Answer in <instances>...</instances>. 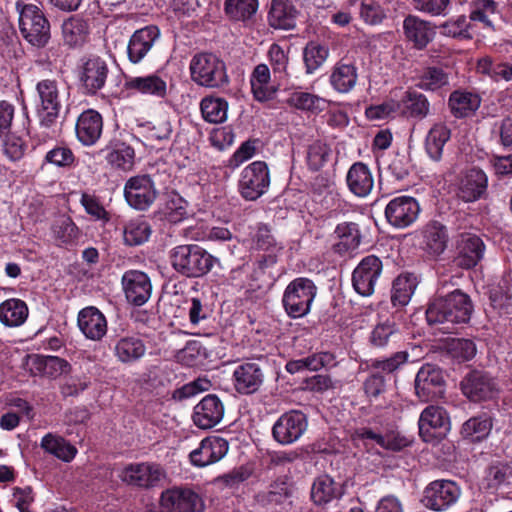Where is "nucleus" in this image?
<instances>
[{"instance_id": "obj_1", "label": "nucleus", "mask_w": 512, "mask_h": 512, "mask_svg": "<svg viewBox=\"0 0 512 512\" xmlns=\"http://www.w3.org/2000/svg\"><path fill=\"white\" fill-rule=\"evenodd\" d=\"M473 311L470 297L460 290H455L445 297L432 301L426 309V319L433 324L467 323Z\"/></svg>"}, {"instance_id": "obj_2", "label": "nucleus", "mask_w": 512, "mask_h": 512, "mask_svg": "<svg viewBox=\"0 0 512 512\" xmlns=\"http://www.w3.org/2000/svg\"><path fill=\"white\" fill-rule=\"evenodd\" d=\"M169 260L173 269L187 278L207 275L219 259L197 244L178 245L170 250Z\"/></svg>"}, {"instance_id": "obj_3", "label": "nucleus", "mask_w": 512, "mask_h": 512, "mask_svg": "<svg viewBox=\"0 0 512 512\" xmlns=\"http://www.w3.org/2000/svg\"><path fill=\"white\" fill-rule=\"evenodd\" d=\"M189 70L191 80L198 86L223 89L230 82L225 62L213 53L195 54L190 61Z\"/></svg>"}, {"instance_id": "obj_4", "label": "nucleus", "mask_w": 512, "mask_h": 512, "mask_svg": "<svg viewBox=\"0 0 512 512\" xmlns=\"http://www.w3.org/2000/svg\"><path fill=\"white\" fill-rule=\"evenodd\" d=\"M265 364L262 356L234 362L231 383L235 392L244 396L257 393L265 381Z\"/></svg>"}, {"instance_id": "obj_5", "label": "nucleus", "mask_w": 512, "mask_h": 512, "mask_svg": "<svg viewBox=\"0 0 512 512\" xmlns=\"http://www.w3.org/2000/svg\"><path fill=\"white\" fill-rule=\"evenodd\" d=\"M317 294L314 282L305 277L292 280L284 290L282 304L291 318H301L310 312L311 304Z\"/></svg>"}, {"instance_id": "obj_6", "label": "nucleus", "mask_w": 512, "mask_h": 512, "mask_svg": "<svg viewBox=\"0 0 512 512\" xmlns=\"http://www.w3.org/2000/svg\"><path fill=\"white\" fill-rule=\"evenodd\" d=\"M38 97L37 113L42 127L53 126L60 116L64 95L59 82L54 78H46L37 82Z\"/></svg>"}, {"instance_id": "obj_7", "label": "nucleus", "mask_w": 512, "mask_h": 512, "mask_svg": "<svg viewBox=\"0 0 512 512\" xmlns=\"http://www.w3.org/2000/svg\"><path fill=\"white\" fill-rule=\"evenodd\" d=\"M19 28L23 38L35 47H45L50 40V23L42 9L36 5L27 4L22 7Z\"/></svg>"}, {"instance_id": "obj_8", "label": "nucleus", "mask_w": 512, "mask_h": 512, "mask_svg": "<svg viewBox=\"0 0 512 512\" xmlns=\"http://www.w3.org/2000/svg\"><path fill=\"white\" fill-rule=\"evenodd\" d=\"M269 186L270 173L266 162L254 161L242 170L238 188L245 200H257L267 192Z\"/></svg>"}, {"instance_id": "obj_9", "label": "nucleus", "mask_w": 512, "mask_h": 512, "mask_svg": "<svg viewBox=\"0 0 512 512\" xmlns=\"http://www.w3.org/2000/svg\"><path fill=\"white\" fill-rule=\"evenodd\" d=\"M158 191L150 175L142 174L129 178L124 186V197L132 208L145 211L155 202Z\"/></svg>"}, {"instance_id": "obj_10", "label": "nucleus", "mask_w": 512, "mask_h": 512, "mask_svg": "<svg viewBox=\"0 0 512 512\" xmlns=\"http://www.w3.org/2000/svg\"><path fill=\"white\" fill-rule=\"evenodd\" d=\"M307 427L306 415L299 410H290L276 420L272 427V437L281 445H291L303 436Z\"/></svg>"}, {"instance_id": "obj_11", "label": "nucleus", "mask_w": 512, "mask_h": 512, "mask_svg": "<svg viewBox=\"0 0 512 512\" xmlns=\"http://www.w3.org/2000/svg\"><path fill=\"white\" fill-rule=\"evenodd\" d=\"M461 495L459 486L450 480H435L423 492L421 502L434 511H443L454 505Z\"/></svg>"}, {"instance_id": "obj_12", "label": "nucleus", "mask_w": 512, "mask_h": 512, "mask_svg": "<svg viewBox=\"0 0 512 512\" xmlns=\"http://www.w3.org/2000/svg\"><path fill=\"white\" fill-rule=\"evenodd\" d=\"M460 389L472 402L493 399L497 393V383L488 373L479 370L469 372L460 382Z\"/></svg>"}, {"instance_id": "obj_13", "label": "nucleus", "mask_w": 512, "mask_h": 512, "mask_svg": "<svg viewBox=\"0 0 512 512\" xmlns=\"http://www.w3.org/2000/svg\"><path fill=\"white\" fill-rule=\"evenodd\" d=\"M119 477L127 485L139 488H152L158 485L165 477V472L156 463H132L123 468Z\"/></svg>"}, {"instance_id": "obj_14", "label": "nucleus", "mask_w": 512, "mask_h": 512, "mask_svg": "<svg viewBox=\"0 0 512 512\" xmlns=\"http://www.w3.org/2000/svg\"><path fill=\"white\" fill-rule=\"evenodd\" d=\"M448 426L446 411L439 406H429L418 420V434L424 442L435 443L443 438Z\"/></svg>"}, {"instance_id": "obj_15", "label": "nucleus", "mask_w": 512, "mask_h": 512, "mask_svg": "<svg viewBox=\"0 0 512 512\" xmlns=\"http://www.w3.org/2000/svg\"><path fill=\"white\" fill-rule=\"evenodd\" d=\"M109 68L102 58L91 57L79 68L78 79L80 88L85 95H96L106 83Z\"/></svg>"}, {"instance_id": "obj_16", "label": "nucleus", "mask_w": 512, "mask_h": 512, "mask_svg": "<svg viewBox=\"0 0 512 512\" xmlns=\"http://www.w3.org/2000/svg\"><path fill=\"white\" fill-rule=\"evenodd\" d=\"M382 272V261L375 255L364 257L352 274V284L361 296L373 294L375 284Z\"/></svg>"}, {"instance_id": "obj_17", "label": "nucleus", "mask_w": 512, "mask_h": 512, "mask_svg": "<svg viewBox=\"0 0 512 512\" xmlns=\"http://www.w3.org/2000/svg\"><path fill=\"white\" fill-rule=\"evenodd\" d=\"M160 37V30L155 25H148L136 30L127 44V57L132 64L141 63L153 49Z\"/></svg>"}, {"instance_id": "obj_18", "label": "nucleus", "mask_w": 512, "mask_h": 512, "mask_svg": "<svg viewBox=\"0 0 512 512\" xmlns=\"http://www.w3.org/2000/svg\"><path fill=\"white\" fill-rule=\"evenodd\" d=\"M122 286L129 303L144 305L151 297L152 284L148 275L139 270H128L122 276Z\"/></svg>"}, {"instance_id": "obj_19", "label": "nucleus", "mask_w": 512, "mask_h": 512, "mask_svg": "<svg viewBox=\"0 0 512 512\" xmlns=\"http://www.w3.org/2000/svg\"><path fill=\"white\" fill-rule=\"evenodd\" d=\"M106 162L116 170L131 171L135 165V149L118 137L111 138L105 147L99 150Z\"/></svg>"}, {"instance_id": "obj_20", "label": "nucleus", "mask_w": 512, "mask_h": 512, "mask_svg": "<svg viewBox=\"0 0 512 512\" xmlns=\"http://www.w3.org/2000/svg\"><path fill=\"white\" fill-rule=\"evenodd\" d=\"M161 506L167 512H200L203 508L201 498L189 489L174 488L161 495Z\"/></svg>"}, {"instance_id": "obj_21", "label": "nucleus", "mask_w": 512, "mask_h": 512, "mask_svg": "<svg viewBox=\"0 0 512 512\" xmlns=\"http://www.w3.org/2000/svg\"><path fill=\"white\" fill-rule=\"evenodd\" d=\"M126 328L120 325L113 329L117 338L114 344V355L118 361L129 364L138 361L146 353V345L142 339L135 335H123Z\"/></svg>"}, {"instance_id": "obj_22", "label": "nucleus", "mask_w": 512, "mask_h": 512, "mask_svg": "<svg viewBox=\"0 0 512 512\" xmlns=\"http://www.w3.org/2000/svg\"><path fill=\"white\" fill-rule=\"evenodd\" d=\"M224 416V405L217 395H206L195 407L193 422L200 429L215 427Z\"/></svg>"}, {"instance_id": "obj_23", "label": "nucleus", "mask_w": 512, "mask_h": 512, "mask_svg": "<svg viewBox=\"0 0 512 512\" xmlns=\"http://www.w3.org/2000/svg\"><path fill=\"white\" fill-rule=\"evenodd\" d=\"M387 221L394 227L406 228L416 220V199L399 196L392 199L385 208Z\"/></svg>"}, {"instance_id": "obj_24", "label": "nucleus", "mask_w": 512, "mask_h": 512, "mask_svg": "<svg viewBox=\"0 0 512 512\" xmlns=\"http://www.w3.org/2000/svg\"><path fill=\"white\" fill-rule=\"evenodd\" d=\"M75 132L77 139L84 146L96 144L103 132L102 115L94 109L83 111L77 118Z\"/></svg>"}, {"instance_id": "obj_25", "label": "nucleus", "mask_w": 512, "mask_h": 512, "mask_svg": "<svg viewBox=\"0 0 512 512\" xmlns=\"http://www.w3.org/2000/svg\"><path fill=\"white\" fill-rule=\"evenodd\" d=\"M77 325L82 334L92 341L102 340L108 330L105 315L94 306H87L79 311Z\"/></svg>"}, {"instance_id": "obj_26", "label": "nucleus", "mask_w": 512, "mask_h": 512, "mask_svg": "<svg viewBox=\"0 0 512 512\" xmlns=\"http://www.w3.org/2000/svg\"><path fill=\"white\" fill-rule=\"evenodd\" d=\"M334 235L337 241L333 244L332 250L340 256L356 251L363 239L360 225L353 221L338 223L335 227Z\"/></svg>"}, {"instance_id": "obj_27", "label": "nucleus", "mask_w": 512, "mask_h": 512, "mask_svg": "<svg viewBox=\"0 0 512 512\" xmlns=\"http://www.w3.org/2000/svg\"><path fill=\"white\" fill-rule=\"evenodd\" d=\"M228 451V442L221 437H207L189 457L194 466L205 467L222 459Z\"/></svg>"}, {"instance_id": "obj_28", "label": "nucleus", "mask_w": 512, "mask_h": 512, "mask_svg": "<svg viewBox=\"0 0 512 512\" xmlns=\"http://www.w3.org/2000/svg\"><path fill=\"white\" fill-rule=\"evenodd\" d=\"M124 86L127 90L159 99L168 95L166 80L156 73L137 77L125 76Z\"/></svg>"}, {"instance_id": "obj_29", "label": "nucleus", "mask_w": 512, "mask_h": 512, "mask_svg": "<svg viewBox=\"0 0 512 512\" xmlns=\"http://www.w3.org/2000/svg\"><path fill=\"white\" fill-rule=\"evenodd\" d=\"M458 265L470 269L478 264L483 258L485 245L482 239L471 233L461 234L457 241Z\"/></svg>"}, {"instance_id": "obj_30", "label": "nucleus", "mask_w": 512, "mask_h": 512, "mask_svg": "<svg viewBox=\"0 0 512 512\" xmlns=\"http://www.w3.org/2000/svg\"><path fill=\"white\" fill-rule=\"evenodd\" d=\"M444 379L441 370L432 364H425L418 370V398L432 399L442 394Z\"/></svg>"}, {"instance_id": "obj_31", "label": "nucleus", "mask_w": 512, "mask_h": 512, "mask_svg": "<svg viewBox=\"0 0 512 512\" xmlns=\"http://www.w3.org/2000/svg\"><path fill=\"white\" fill-rule=\"evenodd\" d=\"M487 185L488 178L485 172L472 168L461 179L457 195L465 202H474L486 193Z\"/></svg>"}, {"instance_id": "obj_32", "label": "nucleus", "mask_w": 512, "mask_h": 512, "mask_svg": "<svg viewBox=\"0 0 512 512\" xmlns=\"http://www.w3.org/2000/svg\"><path fill=\"white\" fill-rule=\"evenodd\" d=\"M298 11L291 0H272L268 12L269 26L291 30L296 26Z\"/></svg>"}, {"instance_id": "obj_33", "label": "nucleus", "mask_w": 512, "mask_h": 512, "mask_svg": "<svg viewBox=\"0 0 512 512\" xmlns=\"http://www.w3.org/2000/svg\"><path fill=\"white\" fill-rule=\"evenodd\" d=\"M349 191L357 197L368 196L374 186V179L369 167L363 162H355L346 175Z\"/></svg>"}, {"instance_id": "obj_34", "label": "nucleus", "mask_w": 512, "mask_h": 512, "mask_svg": "<svg viewBox=\"0 0 512 512\" xmlns=\"http://www.w3.org/2000/svg\"><path fill=\"white\" fill-rule=\"evenodd\" d=\"M493 428V420L486 413L473 416L466 420L460 429L463 439L473 443L481 442L486 439Z\"/></svg>"}, {"instance_id": "obj_35", "label": "nucleus", "mask_w": 512, "mask_h": 512, "mask_svg": "<svg viewBox=\"0 0 512 512\" xmlns=\"http://www.w3.org/2000/svg\"><path fill=\"white\" fill-rule=\"evenodd\" d=\"M451 113L456 118H465L473 115L480 107L481 98L467 91H454L448 101Z\"/></svg>"}, {"instance_id": "obj_36", "label": "nucleus", "mask_w": 512, "mask_h": 512, "mask_svg": "<svg viewBox=\"0 0 512 512\" xmlns=\"http://www.w3.org/2000/svg\"><path fill=\"white\" fill-rule=\"evenodd\" d=\"M27 304L17 298L5 300L0 304V321L7 327H19L28 318Z\"/></svg>"}, {"instance_id": "obj_37", "label": "nucleus", "mask_w": 512, "mask_h": 512, "mask_svg": "<svg viewBox=\"0 0 512 512\" xmlns=\"http://www.w3.org/2000/svg\"><path fill=\"white\" fill-rule=\"evenodd\" d=\"M357 78V68L353 64L339 61L332 69L330 84L337 92L348 93L355 87Z\"/></svg>"}, {"instance_id": "obj_38", "label": "nucleus", "mask_w": 512, "mask_h": 512, "mask_svg": "<svg viewBox=\"0 0 512 512\" xmlns=\"http://www.w3.org/2000/svg\"><path fill=\"white\" fill-rule=\"evenodd\" d=\"M341 488L328 475H323L314 481L311 489V498L316 505H326L341 496Z\"/></svg>"}, {"instance_id": "obj_39", "label": "nucleus", "mask_w": 512, "mask_h": 512, "mask_svg": "<svg viewBox=\"0 0 512 512\" xmlns=\"http://www.w3.org/2000/svg\"><path fill=\"white\" fill-rule=\"evenodd\" d=\"M416 290V276L413 273H401L392 286L391 301L394 306L407 305Z\"/></svg>"}, {"instance_id": "obj_40", "label": "nucleus", "mask_w": 512, "mask_h": 512, "mask_svg": "<svg viewBox=\"0 0 512 512\" xmlns=\"http://www.w3.org/2000/svg\"><path fill=\"white\" fill-rule=\"evenodd\" d=\"M62 34L64 42L68 46H81L88 37V24L82 18L72 16L63 22Z\"/></svg>"}, {"instance_id": "obj_41", "label": "nucleus", "mask_w": 512, "mask_h": 512, "mask_svg": "<svg viewBox=\"0 0 512 512\" xmlns=\"http://www.w3.org/2000/svg\"><path fill=\"white\" fill-rule=\"evenodd\" d=\"M291 492L285 483L271 485V488L267 492H261L257 494V502L267 508L280 510L285 509L286 506L291 504L290 501Z\"/></svg>"}, {"instance_id": "obj_42", "label": "nucleus", "mask_w": 512, "mask_h": 512, "mask_svg": "<svg viewBox=\"0 0 512 512\" xmlns=\"http://www.w3.org/2000/svg\"><path fill=\"white\" fill-rule=\"evenodd\" d=\"M200 110L205 121L223 123L227 119L228 102L224 98L206 96L200 102Z\"/></svg>"}, {"instance_id": "obj_43", "label": "nucleus", "mask_w": 512, "mask_h": 512, "mask_svg": "<svg viewBox=\"0 0 512 512\" xmlns=\"http://www.w3.org/2000/svg\"><path fill=\"white\" fill-rule=\"evenodd\" d=\"M41 447L46 452L66 462L71 461L77 453L76 448L69 444L64 438L51 433L42 438Z\"/></svg>"}, {"instance_id": "obj_44", "label": "nucleus", "mask_w": 512, "mask_h": 512, "mask_svg": "<svg viewBox=\"0 0 512 512\" xmlns=\"http://www.w3.org/2000/svg\"><path fill=\"white\" fill-rule=\"evenodd\" d=\"M447 235L439 224L429 225L424 231L423 249L432 257L440 255L446 248Z\"/></svg>"}, {"instance_id": "obj_45", "label": "nucleus", "mask_w": 512, "mask_h": 512, "mask_svg": "<svg viewBox=\"0 0 512 512\" xmlns=\"http://www.w3.org/2000/svg\"><path fill=\"white\" fill-rule=\"evenodd\" d=\"M151 233V226L146 220L141 218L131 220L124 228V242L129 246H138L148 241Z\"/></svg>"}, {"instance_id": "obj_46", "label": "nucleus", "mask_w": 512, "mask_h": 512, "mask_svg": "<svg viewBox=\"0 0 512 512\" xmlns=\"http://www.w3.org/2000/svg\"><path fill=\"white\" fill-rule=\"evenodd\" d=\"M329 49L315 41L306 44L303 50V60L305 63L306 73L312 74L318 70L327 60Z\"/></svg>"}, {"instance_id": "obj_47", "label": "nucleus", "mask_w": 512, "mask_h": 512, "mask_svg": "<svg viewBox=\"0 0 512 512\" xmlns=\"http://www.w3.org/2000/svg\"><path fill=\"white\" fill-rule=\"evenodd\" d=\"M450 138V130L443 125H435L430 129L426 141L425 149L429 157L433 160H439L445 143Z\"/></svg>"}, {"instance_id": "obj_48", "label": "nucleus", "mask_w": 512, "mask_h": 512, "mask_svg": "<svg viewBox=\"0 0 512 512\" xmlns=\"http://www.w3.org/2000/svg\"><path fill=\"white\" fill-rule=\"evenodd\" d=\"M287 105L298 110L317 112L322 111L325 100L315 94L302 91H294L286 99Z\"/></svg>"}, {"instance_id": "obj_49", "label": "nucleus", "mask_w": 512, "mask_h": 512, "mask_svg": "<svg viewBox=\"0 0 512 512\" xmlns=\"http://www.w3.org/2000/svg\"><path fill=\"white\" fill-rule=\"evenodd\" d=\"M258 9V0H225V12L235 21H247Z\"/></svg>"}, {"instance_id": "obj_50", "label": "nucleus", "mask_w": 512, "mask_h": 512, "mask_svg": "<svg viewBox=\"0 0 512 512\" xmlns=\"http://www.w3.org/2000/svg\"><path fill=\"white\" fill-rule=\"evenodd\" d=\"M270 81V71L267 65L259 64L255 67L251 77V87L255 98L259 101L271 99L273 91L266 85Z\"/></svg>"}, {"instance_id": "obj_51", "label": "nucleus", "mask_w": 512, "mask_h": 512, "mask_svg": "<svg viewBox=\"0 0 512 512\" xmlns=\"http://www.w3.org/2000/svg\"><path fill=\"white\" fill-rule=\"evenodd\" d=\"M497 13L498 3L494 0H472L470 2V20L479 21L485 27L493 28L490 16Z\"/></svg>"}, {"instance_id": "obj_52", "label": "nucleus", "mask_w": 512, "mask_h": 512, "mask_svg": "<svg viewBox=\"0 0 512 512\" xmlns=\"http://www.w3.org/2000/svg\"><path fill=\"white\" fill-rule=\"evenodd\" d=\"M53 234L57 240L63 244L75 243L80 235V231L72 219L68 216H60L52 227Z\"/></svg>"}, {"instance_id": "obj_53", "label": "nucleus", "mask_w": 512, "mask_h": 512, "mask_svg": "<svg viewBox=\"0 0 512 512\" xmlns=\"http://www.w3.org/2000/svg\"><path fill=\"white\" fill-rule=\"evenodd\" d=\"M446 349L458 362L469 361L476 355V345L470 339L452 338L447 341Z\"/></svg>"}, {"instance_id": "obj_54", "label": "nucleus", "mask_w": 512, "mask_h": 512, "mask_svg": "<svg viewBox=\"0 0 512 512\" xmlns=\"http://www.w3.org/2000/svg\"><path fill=\"white\" fill-rule=\"evenodd\" d=\"M253 243L257 250L262 252L283 251L284 246L274 237L266 224H259L253 236Z\"/></svg>"}, {"instance_id": "obj_55", "label": "nucleus", "mask_w": 512, "mask_h": 512, "mask_svg": "<svg viewBox=\"0 0 512 512\" xmlns=\"http://www.w3.org/2000/svg\"><path fill=\"white\" fill-rule=\"evenodd\" d=\"M330 147L321 141H316L308 147L307 163L311 170L317 171L328 161Z\"/></svg>"}, {"instance_id": "obj_56", "label": "nucleus", "mask_w": 512, "mask_h": 512, "mask_svg": "<svg viewBox=\"0 0 512 512\" xmlns=\"http://www.w3.org/2000/svg\"><path fill=\"white\" fill-rule=\"evenodd\" d=\"M446 84H448V76L441 68L428 67L421 75L418 87L434 91Z\"/></svg>"}, {"instance_id": "obj_57", "label": "nucleus", "mask_w": 512, "mask_h": 512, "mask_svg": "<svg viewBox=\"0 0 512 512\" xmlns=\"http://www.w3.org/2000/svg\"><path fill=\"white\" fill-rule=\"evenodd\" d=\"M147 129L148 137L157 141H167L171 138L173 127L167 116L159 117L154 122H148L144 125Z\"/></svg>"}, {"instance_id": "obj_58", "label": "nucleus", "mask_w": 512, "mask_h": 512, "mask_svg": "<svg viewBox=\"0 0 512 512\" xmlns=\"http://www.w3.org/2000/svg\"><path fill=\"white\" fill-rule=\"evenodd\" d=\"M166 218L172 223L181 222L188 216V203L178 194H174L166 203Z\"/></svg>"}, {"instance_id": "obj_59", "label": "nucleus", "mask_w": 512, "mask_h": 512, "mask_svg": "<svg viewBox=\"0 0 512 512\" xmlns=\"http://www.w3.org/2000/svg\"><path fill=\"white\" fill-rule=\"evenodd\" d=\"M45 161L58 167H69L74 163L75 157L70 148L57 146L46 153Z\"/></svg>"}, {"instance_id": "obj_60", "label": "nucleus", "mask_w": 512, "mask_h": 512, "mask_svg": "<svg viewBox=\"0 0 512 512\" xmlns=\"http://www.w3.org/2000/svg\"><path fill=\"white\" fill-rule=\"evenodd\" d=\"M188 303V316L191 325L197 326L200 322L208 319L211 310L206 302L198 297H193Z\"/></svg>"}, {"instance_id": "obj_61", "label": "nucleus", "mask_w": 512, "mask_h": 512, "mask_svg": "<svg viewBox=\"0 0 512 512\" xmlns=\"http://www.w3.org/2000/svg\"><path fill=\"white\" fill-rule=\"evenodd\" d=\"M395 325L386 321L374 327L370 334L369 341L374 347H384L387 345L389 338L395 333Z\"/></svg>"}, {"instance_id": "obj_62", "label": "nucleus", "mask_w": 512, "mask_h": 512, "mask_svg": "<svg viewBox=\"0 0 512 512\" xmlns=\"http://www.w3.org/2000/svg\"><path fill=\"white\" fill-rule=\"evenodd\" d=\"M470 27L464 15L458 16L456 19L449 20L442 25L443 34L450 37L471 38L468 32Z\"/></svg>"}, {"instance_id": "obj_63", "label": "nucleus", "mask_w": 512, "mask_h": 512, "mask_svg": "<svg viewBox=\"0 0 512 512\" xmlns=\"http://www.w3.org/2000/svg\"><path fill=\"white\" fill-rule=\"evenodd\" d=\"M354 436L357 439H368L375 441L379 446L385 448V449H391V450H398L401 448V445L391 441L390 439H387L383 435L374 432L372 429L367 427H361L355 430Z\"/></svg>"}, {"instance_id": "obj_64", "label": "nucleus", "mask_w": 512, "mask_h": 512, "mask_svg": "<svg viewBox=\"0 0 512 512\" xmlns=\"http://www.w3.org/2000/svg\"><path fill=\"white\" fill-rule=\"evenodd\" d=\"M80 202L85 211L96 220H109L107 211L95 196L83 193Z\"/></svg>"}]
</instances>
